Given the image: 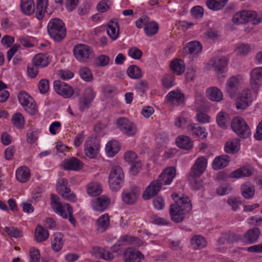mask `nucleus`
Listing matches in <instances>:
<instances>
[{"label":"nucleus","mask_w":262,"mask_h":262,"mask_svg":"<svg viewBox=\"0 0 262 262\" xmlns=\"http://www.w3.org/2000/svg\"><path fill=\"white\" fill-rule=\"evenodd\" d=\"M228 0H207L206 6L213 11L222 9L227 3Z\"/></svg>","instance_id":"79ce46f5"},{"label":"nucleus","mask_w":262,"mask_h":262,"mask_svg":"<svg viewBox=\"0 0 262 262\" xmlns=\"http://www.w3.org/2000/svg\"><path fill=\"white\" fill-rule=\"evenodd\" d=\"M38 86L40 93H47L50 88L49 80L47 79H41L38 83Z\"/></svg>","instance_id":"052dcab7"},{"label":"nucleus","mask_w":262,"mask_h":262,"mask_svg":"<svg viewBox=\"0 0 262 262\" xmlns=\"http://www.w3.org/2000/svg\"><path fill=\"white\" fill-rule=\"evenodd\" d=\"M260 234V229L257 227H254L249 229L243 235L242 240L247 244H252L257 241Z\"/></svg>","instance_id":"aec40b11"},{"label":"nucleus","mask_w":262,"mask_h":262,"mask_svg":"<svg viewBox=\"0 0 262 262\" xmlns=\"http://www.w3.org/2000/svg\"><path fill=\"white\" fill-rule=\"evenodd\" d=\"M128 75L133 79L140 78L142 76L140 69L136 65H132L127 70Z\"/></svg>","instance_id":"603ef678"},{"label":"nucleus","mask_w":262,"mask_h":262,"mask_svg":"<svg viewBox=\"0 0 262 262\" xmlns=\"http://www.w3.org/2000/svg\"><path fill=\"white\" fill-rule=\"evenodd\" d=\"M116 125L119 130L127 136H134L138 132L136 125L125 117L118 118L117 120Z\"/></svg>","instance_id":"423d86ee"},{"label":"nucleus","mask_w":262,"mask_h":262,"mask_svg":"<svg viewBox=\"0 0 262 262\" xmlns=\"http://www.w3.org/2000/svg\"><path fill=\"white\" fill-rule=\"evenodd\" d=\"M241 190L242 195L246 199L252 198L255 193L254 186L249 183L242 185Z\"/></svg>","instance_id":"72a5a7b5"},{"label":"nucleus","mask_w":262,"mask_h":262,"mask_svg":"<svg viewBox=\"0 0 262 262\" xmlns=\"http://www.w3.org/2000/svg\"><path fill=\"white\" fill-rule=\"evenodd\" d=\"M32 63L39 68H45L50 63L49 56L46 53H39L35 55Z\"/></svg>","instance_id":"a878e982"},{"label":"nucleus","mask_w":262,"mask_h":262,"mask_svg":"<svg viewBox=\"0 0 262 262\" xmlns=\"http://www.w3.org/2000/svg\"><path fill=\"white\" fill-rule=\"evenodd\" d=\"M20 9L23 13L30 15L34 11V3L33 0H21Z\"/></svg>","instance_id":"e433bc0d"},{"label":"nucleus","mask_w":262,"mask_h":262,"mask_svg":"<svg viewBox=\"0 0 262 262\" xmlns=\"http://www.w3.org/2000/svg\"><path fill=\"white\" fill-rule=\"evenodd\" d=\"M120 149L118 142L112 140L108 142L105 146V151L108 156L113 157L119 151Z\"/></svg>","instance_id":"ea45409f"},{"label":"nucleus","mask_w":262,"mask_h":262,"mask_svg":"<svg viewBox=\"0 0 262 262\" xmlns=\"http://www.w3.org/2000/svg\"><path fill=\"white\" fill-rule=\"evenodd\" d=\"M73 53L76 59L80 62L86 63L95 56L93 49L85 44H78L73 48Z\"/></svg>","instance_id":"20e7f679"},{"label":"nucleus","mask_w":262,"mask_h":262,"mask_svg":"<svg viewBox=\"0 0 262 262\" xmlns=\"http://www.w3.org/2000/svg\"><path fill=\"white\" fill-rule=\"evenodd\" d=\"M232 187L229 184H223L216 188V193L220 195H224L230 193L232 191Z\"/></svg>","instance_id":"bf43d9fd"},{"label":"nucleus","mask_w":262,"mask_h":262,"mask_svg":"<svg viewBox=\"0 0 262 262\" xmlns=\"http://www.w3.org/2000/svg\"><path fill=\"white\" fill-rule=\"evenodd\" d=\"M240 147L241 143L239 139H230L226 143L224 150L227 153L234 154L240 149Z\"/></svg>","instance_id":"5701e85b"},{"label":"nucleus","mask_w":262,"mask_h":262,"mask_svg":"<svg viewBox=\"0 0 262 262\" xmlns=\"http://www.w3.org/2000/svg\"><path fill=\"white\" fill-rule=\"evenodd\" d=\"M49 236L48 231L40 225H37L35 231V238L37 242H42L48 239Z\"/></svg>","instance_id":"c9c22d12"},{"label":"nucleus","mask_w":262,"mask_h":262,"mask_svg":"<svg viewBox=\"0 0 262 262\" xmlns=\"http://www.w3.org/2000/svg\"><path fill=\"white\" fill-rule=\"evenodd\" d=\"M99 145L96 142V139L91 138L86 140L84 144V152L90 159H95L99 152Z\"/></svg>","instance_id":"9d476101"},{"label":"nucleus","mask_w":262,"mask_h":262,"mask_svg":"<svg viewBox=\"0 0 262 262\" xmlns=\"http://www.w3.org/2000/svg\"><path fill=\"white\" fill-rule=\"evenodd\" d=\"M207 97L212 101H220L223 99V95L222 91L217 87L212 86L206 90Z\"/></svg>","instance_id":"c756f323"},{"label":"nucleus","mask_w":262,"mask_h":262,"mask_svg":"<svg viewBox=\"0 0 262 262\" xmlns=\"http://www.w3.org/2000/svg\"><path fill=\"white\" fill-rule=\"evenodd\" d=\"M227 63L228 60L225 57H216L210 60L208 64L213 68L218 74H222L225 72Z\"/></svg>","instance_id":"ddd939ff"},{"label":"nucleus","mask_w":262,"mask_h":262,"mask_svg":"<svg viewBox=\"0 0 262 262\" xmlns=\"http://www.w3.org/2000/svg\"><path fill=\"white\" fill-rule=\"evenodd\" d=\"M187 131L193 137L199 138L201 139L206 138L207 133L204 127L200 126L199 124L190 122L186 126Z\"/></svg>","instance_id":"4468645a"},{"label":"nucleus","mask_w":262,"mask_h":262,"mask_svg":"<svg viewBox=\"0 0 262 262\" xmlns=\"http://www.w3.org/2000/svg\"><path fill=\"white\" fill-rule=\"evenodd\" d=\"M144 257L140 251L133 248H127L123 253L124 262H140Z\"/></svg>","instance_id":"dca6fc26"},{"label":"nucleus","mask_w":262,"mask_h":262,"mask_svg":"<svg viewBox=\"0 0 262 262\" xmlns=\"http://www.w3.org/2000/svg\"><path fill=\"white\" fill-rule=\"evenodd\" d=\"M82 163L76 158H72L67 160V169L72 170H78L81 168Z\"/></svg>","instance_id":"09e8293b"},{"label":"nucleus","mask_w":262,"mask_h":262,"mask_svg":"<svg viewBox=\"0 0 262 262\" xmlns=\"http://www.w3.org/2000/svg\"><path fill=\"white\" fill-rule=\"evenodd\" d=\"M11 122L14 127L18 129H22L25 125V119L21 113L17 112L12 115Z\"/></svg>","instance_id":"473e14b6"},{"label":"nucleus","mask_w":262,"mask_h":262,"mask_svg":"<svg viewBox=\"0 0 262 262\" xmlns=\"http://www.w3.org/2000/svg\"><path fill=\"white\" fill-rule=\"evenodd\" d=\"M124 159L125 161L130 164L135 162L137 160V154L132 151H127L124 155Z\"/></svg>","instance_id":"774afa93"},{"label":"nucleus","mask_w":262,"mask_h":262,"mask_svg":"<svg viewBox=\"0 0 262 262\" xmlns=\"http://www.w3.org/2000/svg\"><path fill=\"white\" fill-rule=\"evenodd\" d=\"M30 254L31 258L30 261L39 262L40 260V255L38 249L34 247L30 248Z\"/></svg>","instance_id":"338daca9"},{"label":"nucleus","mask_w":262,"mask_h":262,"mask_svg":"<svg viewBox=\"0 0 262 262\" xmlns=\"http://www.w3.org/2000/svg\"><path fill=\"white\" fill-rule=\"evenodd\" d=\"M251 50V47L249 44L242 43L239 45L235 50V53L239 55H245Z\"/></svg>","instance_id":"13d9d810"},{"label":"nucleus","mask_w":262,"mask_h":262,"mask_svg":"<svg viewBox=\"0 0 262 262\" xmlns=\"http://www.w3.org/2000/svg\"><path fill=\"white\" fill-rule=\"evenodd\" d=\"M207 165V159L203 156L199 157L191 167L189 173L193 176H201L205 171Z\"/></svg>","instance_id":"2eb2a0df"},{"label":"nucleus","mask_w":262,"mask_h":262,"mask_svg":"<svg viewBox=\"0 0 262 262\" xmlns=\"http://www.w3.org/2000/svg\"><path fill=\"white\" fill-rule=\"evenodd\" d=\"M253 101V97L249 89L244 90L236 102L237 109H245Z\"/></svg>","instance_id":"f3484780"},{"label":"nucleus","mask_w":262,"mask_h":262,"mask_svg":"<svg viewBox=\"0 0 262 262\" xmlns=\"http://www.w3.org/2000/svg\"><path fill=\"white\" fill-rule=\"evenodd\" d=\"M56 189L58 193L64 199V195L66 194V184L64 179L60 178L58 180Z\"/></svg>","instance_id":"680f3d73"},{"label":"nucleus","mask_w":262,"mask_h":262,"mask_svg":"<svg viewBox=\"0 0 262 262\" xmlns=\"http://www.w3.org/2000/svg\"><path fill=\"white\" fill-rule=\"evenodd\" d=\"M239 85V79L235 76L228 79L226 83V91L230 97H234Z\"/></svg>","instance_id":"4be33fe9"},{"label":"nucleus","mask_w":262,"mask_h":262,"mask_svg":"<svg viewBox=\"0 0 262 262\" xmlns=\"http://www.w3.org/2000/svg\"><path fill=\"white\" fill-rule=\"evenodd\" d=\"M102 190V186L97 182L91 183L87 186V192L89 195L92 196L100 195Z\"/></svg>","instance_id":"37998d69"},{"label":"nucleus","mask_w":262,"mask_h":262,"mask_svg":"<svg viewBox=\"0 0 262 262\" xmlns=\"http://www.w3.org/2000/svg\"><path fill=\"white\" fill-rule=\"evenodd\" d=\"M48 5V0L37 1L36 16L38 19L41 20L43 18Z\"/></svg>","instance_id":"f704fd0d"},{"label":"nucleus","mask_w":262,"mask_h":262,"mask_svg":"<svg viewBox=\"0 0 262 262\" xmlns=\"http://www.w3.org/2000/svg\"><path fill=\"white\" fill-rule=\"evenodd\" d=\"M233 130L241 137L247 138L250 135V129L246 121L239 117H234L231 121Z\"/></svg>","instance_id":"0eeeda50"},{"label":"nucleus","mask_w":262,"mask_h":262,"mask_svg":"<svg viewBox=\"0 0 262 262\" xmlns=\"http://www.w3.org/2000/svg\"><path fill=\"white\" fill-rule=\"evenodd\" d=\"M166 97L168 101L173 104H180L184 100V94L179 91H170L167 95Z\"/></svg>","instance_id":"cd10ccee"},{"label":"nucleus","mask_w":262,"mask_h":262,"mask_svg":"<svg viewBox=\"0 0 262 262\" xmlns=\"http://www.w3.org/2000/svg\"><path fill=\"white\" fill-rule=\"evenodd\" d=\"M128 55L133 58L139 59L142 56L143 53L137 47L130 48L128 50Z\"/></svg>","instance_id":"e2e57ef3"},{"label":"nucleus","mask_w":262,"mask_h":262,"mask_svg":"<svg viewBox=\"0 0 262 262\" xmlns=\"http://www.w3.org/2000/svg\"><path fill=\"white\" fill-rule=\"evenodd\" d=\"M254 12L243 10L235 13L233 17V22L237 25L245 24L253 17Z\"/></svg>","instance_id":"412c9836"},{"label":"nucleus","mask_w":262,"mask_h":262,"mask_svg":"<svg viewBox=\"0 0 262 262\" xmlns=\"http://www.w3.org/2000/svg\"><path fill=\"white\" fill-rule=\"evenodd\" d=\"M230 118L228 114L224 112H220L216 117V121L218 125L223 128L227 127V124L230 121Z\"/></svg>","instance_id":"3c124183"},{"label":"nucleus","mask_w":262,"mask_h":262,"mask_svg":"<svg viewBox=\"0 0 262 262\" xmlns=\"http://www.w3.org/2000/svg\"><path fill=\"white\" fill-rule=\"evenodd\" d=\"M16 178L20 183H26L30 179L31 173L27 166L19 167L15 172Z\"/></svg>","instance_id":"bb28decb"},{"label":"nucleus","mask_w":262,"mask_h":262,"mask_svg":"<svg viewBox=\"0 0 262 262\" xmlns=\"http://www.w3.org/2000/svg\"><path fill=\"white\" fill-rule=\"evenodd\" d=\"M96 96V93L91 87L86 88L79 98V107L80 111L88 110L92 105Z\"/></svg>","instance_id":"6e6552de"},{"label":"nucleus","mask_w":262,"mask_h":262,"mask_svg":"<svg viewBox=\"0 0 262 262\" xmlns=\"http://www.w3.org/2000/svg\"><path fill=\"white\" fill-rule=\"evenodd\" d=\"M80 77L84 81L89 82L93 79V75L90 69L87 67H82L79 70Z\"/></svg>","instance_id":"5fc2aeb1"},{"label":"nucleus","mask_w":262,"mask_h":262,"mask_svg":"<svg viewBox=\"0 0 262 262\" xmlns=\"http://www.w3.org/2000/svg\"><path fill=\"white\" fill-rule=\"evenodd\" d=\"M163 85L166 88H170L174 85V77L171 74H165L162 79Z\"/></svg>","instance_id":"6e6d98bb"},{"label":"nucleus","mask_w":262,"mask_h":262,"mask_svg":"<svg viewBox=\"0 0 262 262\" xmlns=\"http://www.w3.org/2000/svg\"><path fill=\"white\" fill-rule=\"evenodd\" d=\"M110 202V199L108 196L102 195L93 199L92 201V206L94 210L102 212L107 208Z\"/></svg>","instance_id":"6ab92c4d"},{"label":"nucleus","mask_w":262,"mask_h":262,"mask_svg":"<svg viewBox=\"0 0 262 262\" xmlns=\"http://www.w3.org/2000/svg\"><path fill=\"white\" fill-rule=\"evenodd\" d=\"M191 242L192 245H195V249L203 248L207 244L205 239L200 235H194L191 239Z\"/></svg>","instance_id":"8fccbe9b"},{"label":"nucleus","mask_w":262,"mask_h":262,"mask_svg":"<svg viewBox=\"0 0 262 262\" xmlns=\"http://www.w3.org/2000/svg\"><path fill=\"white\" fill-rule=\"evenodd\" d=\"M124 175L122 169L120 166L113 167L108 177V184L110 189L114 191H117L122 187Z\"/></svg>","instance_id":"7ed1b4c3"},{"label":"nucleus","mask_w":262,"mask_h":262,"mask_svg":"<svg viewBox=\"0 0 262 262\" xmlns=\"http://www.w3.org/2000/svg\"><path fill=\"white\" fill-rule=\"evenodd\" d=\"M261 84L262 67L254 68L250 72V84L255 95H257Z\"/></svg>","instance_id":"1a4fd4ad"},{"label":"nucleus","mask_w":262,"mask_h":262,"mask_svg":"<svg viewBox=\"0 0 262 262\" xmlns=\"http://www.w3.org/2000/svg\"><path fill=\"white\" fill-rule=\"evenodd\" d=\"M54 89L58 95L66 98V83L60 80H55L54 82Z\"/></svg>","instance_id":"864d4df0"},{"label":"nucleus","mask_w":262,"mask_h":262,"mask_svg":"<svg viewBox=\"0 0 262 262\" xmlns=\"http://www.w3.org/2000/svg\"><path fill=\"white\" fill-rule=\"evenodd\" d=\"M4 230L9 235L12 237L18 238L21 236L20 231L17 228L13 227H5Z\"/></svg>","instance_id":"0e129e2a"},{"label":"nucleus","mask_w":262,"mask_h":262,"mask_svg":"<svg viewBox=\"0 0 262 262\" xmlns=\"http://www.w3.org/2000/svg\"><path fill=\"white\" fill-rule=\"evenodd\" d=\"M140 195V191L136 187H132L129 189L124 190L122 193V199L125 203L131 205L134 204Z\"/></svg>","instance_id":"9b49d317"},{"label":"nucleus","mask_w":262,"mask_h":262,"mask_svg":"<svg viewBox=\"0 0 262 262\" xmlns=\"http://www.w3.org/2000/svg\"><path fill=\"white\" fill-rule=\"evenodd\" d=\"M120 241L123 244H133L139 247L141 246L143 244L142 242L138 237L128 235L121 236Z\"/></svg>","instance_id":"de8ad7c7"},{"label":"nucleus","mask_w":262,"mask_h":262,"mask_svg":"<svg viewBox=\"0 0 262 262\" xmlns=\"http://www.w3.org/2000/svg\"><path fill=\"white\" fill-rule=\"evenodd\" d=\"M51 205L54 211L66 219V212H64L63 206L59 201V198L55 194L51 195Z\"/></svg>","instance_id":"393cba45"},{"label":"nucleus","mask_w":262,"mask_h":262,"mask_svg":"<svg viewBox=\"0 0 262 262\" xmlns=\"http://www.w3.org/2000/svg\"><path fill=\"white\" fill-rule=\"evenodd\" d=\"M162 183L157 179L151 182L144 191L142 197L148 200L157 195L161 190Z\"/></svg>","instance_id":"f8f14e48"},{"label":"nucleus","mask_w":262,"mask_h":262,"mask_svg":"<svg viewBox=\"0 0 262 262\" xmlns=\"http://www.w3.org/2000/svg\"><path fill=\"white\" fill-rule=\"evenodd\" d=\"M38 132L37 130L29 129L27 133V141L28 143L33 144L38 139Z\"/></svg>","instance_id":"4d7b16f0"},{"label":"nucleus","mask_w":262,"mask_h":262,"mask_svg":"<svg viewBox=\"0 0 262 262\" xmlns=\"http://www.w3.org/2000/svg\"><path fill=\"white\" fill-rule=\"evenodd\" d=\"M47 30L50 37L55 42H60L66 37L65 24L59 18L55 17L50 20Z\"/></svg>","instance_id":"f03ea898"},{"label":"nucleus","mask_w":262,"mask_h":262,"mask_svg":"<svg viewBox=\"0 0 262 262\" xmlns=\"http://www.w3.org/2000/svg\"><path fill=\"white\" fill-rule=\"evenodd\" d=\"M38 68L32 63L31 65H28L27 67V73L29 77L31 78H35L38 74Z\"/></svg>","instance_id":"69168bd1"},{"label":"nucleus","mask_w":262,"mask_h":262,"mask_svg":"<svg viewBox=\"0 0 262 262\" xmlns=\"http://www.w3.org/2000/svg\"><path fill=\"white\" fill-rule=\"evenodd\" d=\"M106 30L109 37L113 40H116L119 35V26L117 21L111 20L107 24Z\"/></svg>","instance_id":"b1692460"},{"label":"nucleus","mask_w":262,"mask_h":262,"mask_svg":"<svg viewBox=\"0 0 262 262\" xmlns=\"http://www.w3.org/2000/svg\"><path fill=\"white\" fill-rule=\"evenodd\" d=\"M17 98L19 103L25 110L31 115H34L37 111V107L34 99L27 92L20 91Z\"/></svg>","instance_id":"39448f33"},{"label":"nucleus","mask_w":262,"mask_h":262,"mask_svg":"<svg viewBox=\"0 0 262 262\" xmlns=\"http://www.w3.org/2000/svg\"><path fill=\"white\" fill-rule=\"evenodd\" d=\"M176 175V169L171 166L166 168L158 178L162 185H169Z\"/></svg>","instance_id":"a211bd4d"},{"label":"nucleus","mask_w":262,"mask_h":262,"mask_svg":"<svg viewBox=\"0 0 262 262\" xmlns=\"http://www.w3.org/2000/svg\"><path fill=\"white\" fill-rule=\"evenodd\" d=\"M186 48L191 55H196L200 53L202 50V45L197 41H192L186 45Z\"/></svg>","instance_id":"c03bdc74"},{"label":"nucleus","mask_w":262,"mask_h":262,"mask_svg":"<svg viewBox=\"0 0 262 262\" xmlns=\"http://www.w3.org/2000/svg\"><path fill=\"white\" fill-rule=\"evenodd\" d=\"M110 225V217L107 213L101 215L97 219L96 226L97 230L100 232H103L108 228Z\"/></svg>","instance_id":"7c9ffc66"},{"label":"nucleus","mask_w":262,"mask_h":262,"mask_svg":"<svg viewBox=\"0 0 262 262\" xmlns=\"http://www.w3.org/2000/svg\"><path fill=\"white\" fill-rule=\"evenodd\" d=\"M63 235L60 233H55L51 239V245L53 250L56 252L60 251L63 245Z\"/></svg>","instance_id":"4c0bfd02"},{"label":"nucleus","mask_w":262,"mask_h":262,"mask_svg":"<svg viewBox=\"0 0 262 262\" xmlns=\"http://www.w3.org/2000/svg\"><path fill=\"white\" fill-rule=\"evenodd\" d=\"M171 197L174 203L169 207V214L171 219L176 223L182 222L185 217L186 213L192 209V205L189 198L184 194L173 193Z\"/></svg>","instance_id":"f257e3e1"},{"label":"nucleus","mask_w":262,"mask_h":262,"mask_svg":"<svg viewBox=\"0 0 262 262\" xmlns=\"http://www.w3.org/2000/svg\"><path fill=\"white\" fill-rule=\"evenodd\" d=\"M177 145L184 149H190L193 147V142L190 137L186 136H180L176 140Z\"/></svg>","instance_id":"2f4dec72"},{"label":"nucleus","mask_w":262,"mask_h":262,"mask_svg":"<svg viewBox=\"0 0 262 262\" xmlns=\"http://www.w3.org/2000/svg\"><path fill=\"white\" fill-rule=\"evenodd\" d=\"M159 30V25L155 21H147L145 23L144 31L148 36H152L157 33Z\"/></svg>","instance_id":"a19ab883"},{"label":"nucleus","mask_w":262,"mask_h":262,"mask_svg":"<svg viewBox=\"0 0 262 262\" xmlns=\"http://www.w3.org/2000/svg\"><path fill=\"white\" fill-rule=\"evenodd\" d=\"M229 161L230 157L227 155L219 156L213 160L212 167L215 170L223 168L228 164Z\"/></svg>","instance_id":"c85d7f7f"},{"label":"nucleus","mask_w":262,"mask_h":262,"mask_svg":"<svg viewBox=\"0 0 262 262\" xmlns=\"http://www.w3.org/2000/svg\"><path fill=\"white\" fill-rule=\"evenodd\" d=\"M200 177V176H193L190 173L189 174L188 179L192 189L198 190L203 187L202 180Z\"/></svg>","instance_id":"a18cd8bd"},{"label":"nucleus","mask_w":262,"mask_h":262,"mask_svg":"<svg viewBox=\"0 0 262 262\" xmlns=\"http://www.w3.org/2000/svg\"><path fill=\"white\" fill-rule=\"evenodd\" d=\"M170 69L178 75H181L185 71V64L181 59H176L170 62Z\"/></svg>","instance_id":"58836bf2"},{"label":"nucleus","mask_w":262,"mask_h":262,"mask_svg":"<svg viewBox=\"0 0 262 262\" xmlns=\"http://www.w3.org/2000/svg\"><path fill=\"white\" fill-rule=\"evenodd\" d=\"M252 174V171L247 168H239L230 173L229 177L231 178H240L244 177H249Z\"/></svg>","instance_id":"49530a36"}]
</instances>
